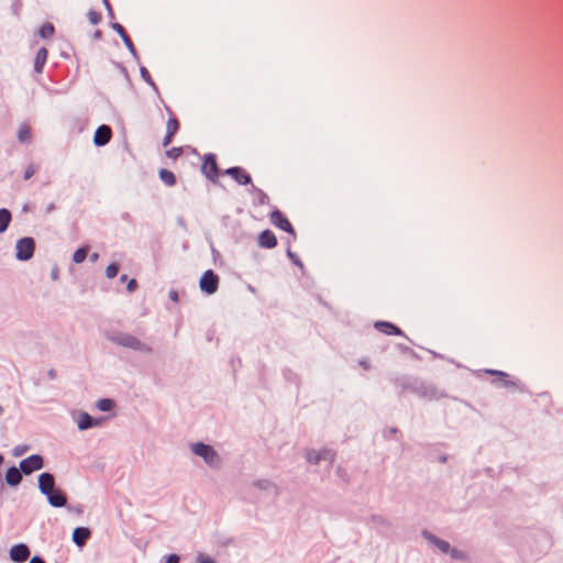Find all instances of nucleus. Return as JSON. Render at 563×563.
<instances>
[{"label": "nucleus", "instance_id": "nucleus-1", "mask_svg": "<svg viewBox=\"0 0 563 563\" xmlns=\"http://www.w3.org/2000/svg\"><path fill=\"white\" fill-rule=\"evenodd\" d=\"M191 451L203 459V461L210 466H219L220 457L212 446L202 442H197L191 444Z\"/></svg>", "mask_w": 563, "mask_h": 563}, {"label": "nucleus", "instance_id": "nucleus-2", "mask_svg": "<svg viewBox=\"0 0 563 563\" xmlns=\"http://www.w3.org/2000/svg\"><path fill=\"white\" fill-rule=\"evenodd\" d=\"M35 243L32 238H22L16 242V258L20 261H27L33 256Z\"/></svg>", "mask_w": 563, "mask_h": 563}, {"label": "nucleus", "instance_id": "nucleus-3", "mask_svg": "<svg viewBox=\"0 0 563 563\" xmlns=\"http://www.w3.org/2000/svg\"><path fill=\"white\" fill-rule=\"evenodd\" d=\"M201 291L212 295L218 290L219 277L211 269L205 272L199 280Z\"/></svg>", "mask_w": 563, "mask_h": 563}, {"label": "nucleus", "instance_id": "nucleus-4", "mask_svg": "<svg viewBox=\"0 0 563 563\" xmlns=\"http://www.w3.org/2000/svg\"><path fill=\"white\" fill-rule=\"evenodd\" d=\"M202 174L211 181H217L219 178V168L214 154H207L201 165Z\"/></svg>", "mask_w": 563, "mask_h": 563}, {"label": "nucleus", "instance_id": "nucleus-5", "mask_svg": "<svg viewBox=\"0 0 563 563\" xmlns=\"http://www.w3.org/2000/svg\"><path fill=\"white\" fill-rule=\"evenodd\" d=\"M110 340L118 345L129 347L132 350H142L143 349V344L139 339H136L133 335L126 334V333H119L114 336H111Z\"/></svg>", "mask_w": 563, "mask_h": 563}, {"label": "nucleus", "instance_id": "nucleus-6", "mask_svg": "<svg viewBox=\"0 0 563 563\" xmlns=\"http://www.w3.org/2000/svg\"><path fill=\"white\" fill-rule=\"evenodd\" d=\"M43 467V459L37 454H33L20 462V470L24 474H31Z\"/></svg>", "mask_w": 563, "mask_h": 563}, {"label": "nucleus", "instance_id": "nucleus-7", "mask_svg": "<svg viewBox=\"0 0 563 563\" xmlns=\"http://www.w3.org/2000/svg\"><path fill=\"white\" fill-rule=\"evenodd\" d=\"M269 220L275 227L295 235V230L291 223L279 210L272 211L269 214Z\"/></svg>", "mask_w": 563, "mask_h": 563}, {"label": "nucleus", "instance_id": "nucleus-8", "mask_svg": "<svg viewBox=\"0 0 563 563\" xmlns=\"http://www.w3.org/2000/svg\"><path fill=\"white\" fill-rule=\"evenodd\" d=\"M111 136H112V131H111L110 126L100 125V126H98V129L95 132L93 143L97 146H103L110 142Z\"/></svg>", "mask_w": 563, "mask_h": 563}, {"label": "nucleus", "instance_id": "nucleus-9", "mask_svg": "<svg viewBox=\"0 0 563 563\" xmlns=\"http://www.w3.org/2000/svg\"><path fill=\"white\" fill-rule=\"evenodd\" d=\"M224 173L240 185H247L252 181L251 176L241 167H230Z\"/></svg>", "mask_w": 563, "mask_h": 563}, {"label": "nucleus", "instance_id": "nucleus-10", "mask_svg": "<svg viewBox=\"0 0 563 563\" xmlns=\"http://www.w3.org/2000/svg\"><path fill=\"white\" fill-rule=\"evenodd\" d=\"M30 555V550L24 543L15 544L10 549V558L14 562H24Z\"/></svg>", "mask_w": 563, "mask_h": 563}, {"label": "nucleus", "instance_id": "nucleus-11", "mask_svg": "<svg viewBox=\"0 0 563 563\" xmlns=\"http://www.w3.org/2000/svg\"><path fill=\"white\" fill-rule=\"evenodd\" d=\"M38 489L43 495H48L55 489L54 476L49 473H42L38 476Z\"/></svg>", "mask_w": 563, "mask_h": 563}, {"label": "nucleus", "instance_id": "nucleus-12", "mask_svg": "<svg viewBox=\"0 0 563 563\" xmlns=\"http://www.w3.org/2000/svg\"><path fill=\"white\" fill-rule=\"evenodd\" d=\"M375 329L386 335H401L402 331L394 323L387 321H377L374 324Z\"/></svg>", "mask_w": 563, "mask_h": 563}, {"label": "nucleus", "instance_id": "nucleus-13", "mask_svg": "<svg viewBox=\"0 0 563 563\" xmlns=\"http://www.w3.org/2000/svg\"><path fill=\"white\" fill-rule=\"evenodd\" d=\"M258 245L265 249H273L277 245V239L271 230H264L258 235Z\"/></svg>", "mask_w": 563, "mask_h": 563}, {"label": "nucleus", "instance_id": "nucleus-14", "mask_svg": "<svg viewBox=\"0 0 563 563\" xmlns=\"http://www.w3.org/2000/svg\"><path fill=\"white\" fill-rule=\"evenodd\" d=\"M90 530L85 527H78L73 531V541L78 547H82L90 538Z\"/></svg>", "mask_w": 563, "mask_h": 563}, {"label": "nucleus", "instance_id": "nucleus-15", "mask_svg": "<svg viewBox=\"0 0 563 563\" xmlns=\"http://www.w3.org/2000/svg\"><path fill=\"white\" fill-rule=\"evenodd\" d=\"M45 496L53 507H64L67 503L66 496L59 489H53L52 493H48V495Z\"/></svg>", "mask_w": 563, "mask_h": 563}, {"label": "nucleus", "instance_id": "nucleus-16", "mask_svg": "<svg viewBox=\"0 0 563 563\" xmlns=\"http://www.w3.org/2000/svg\"><path fill=\"white\" fill-rule=\"evenodd\" d=\"M327 459H329L330 461H332V459H333V454L329 450H322L319 452L312 451L307 454L308 462L313 463V464H317L319 461L327 460Z\"/></svg>", "mask_w": 563, "mask_h": 563}, {"label": "nucleus", "instance_id": "nucleus-17", "mask_svg": "<svg viewBox=\"0 0 563 563\" xmlns=\"http://www.w3.org/2000/svg\"><path fill=\"white\" fill-rule=\"evenodd\" d=\"M47 49L42 47L37 51L35 59H34V69L36 73H42L43 67L47 60Z\"/></svg>", "mask_w": 563, "mask_h": 563}, {"label": "nucleus", "instance_id": "nucleus-18", "mask_svg": "<svg viewBox=\"0 0 563 563\" xmlns=\"http://www.w3.org/2000/svg\"><path fill=\"white\" fill-rule=\"evenodd\" d=\"M22 481L21 471L16 467H10L5 473V482L10 486H16Z\"/></svg>", "mask_w": 563, "mask_h": 563}, {"label": "nucleus", "instance_id": "nucleus-19", "mask_svg": "<svg viewBox=\"0 0 563 563\" xmlns=\"http://www.w3.org/2000/svg\"><path fill=\"white\" fill-rule=\"evenodd\" d=\"M112 29L120 35V37L123 40L125 46L131 51L134 52V45L132 40L126 34L124 27L120 23H113Z\"/></svg>", "mask_w": 563, "mask_h": 563}, {"label": "nucleus", "instance_id": "nucleus-20", "mask_svg": "<svg viewBox=\"0 0 563 563\" xmlns=\"http://www.w3.org/2000/svg\"><path fill=\"white\" fill-rule=\"evenodd\" d=\"M93 426H97V421H95L92 419V417H90L86 412L80 413L79 419H78V428L80 430H86V429H88L90 427H93Z\"/></svg>", "mask_w": 563, "mask_h": 563}, {"label": "nucleus", "instance_id": "nucleus-21", "mask_svg": "<svg viewBox=\"0 0 563 563\" xmlns=\"http://www.w3.org/2000/svg\"><path fill=\"white\" fill-rule=\"evenodd\" d=\"M161 180L167 186H174L176 184V177L173 172L162 168L159 170Z\"/></svg>", "mask_w": 563, "mask_h": 563}, {"label": "nucleus", "instance_id": "nucleus-22", "mask_svg": "<svg viewBox=\"0 0 563 563\" xmlns=\"http://www.w3.org/2000/svg\"><path fill=\"white\" fill-rule=\"evenodd\" d=\"M11 222V212L8 209H0V233L4 232Z\"/></svg>", "mask_w": 563, "mask_h": 563}, {"label": "nucleus", "instance_id": "nucleus-23", "mask_svg": "<svg viewBox=\"0 0 563 563\" xmlns=\"http://www.w3.org/2000/svg\"><path fill=\"white\" fill-rule=\"evenodd\" d=\"M40 36L43 38H51L55 33L54 25L49 22L44 23L40 29Z\"/></svg>", "mask_w": 563, "mask_h": 563}, {"label": "nucleus", "instance_id": "nucleus-24", "mask_svg": "<svg viewBox=\"0 0 563 563\" xmlns=\"http://www.w3.org/2000/svg\"><path fill=\"white\" fill-rule=\"evenodd\" d=\"M179 129L178 120L175 117L168 119L166 123V133L169 135H175Z\"/></svg>", "mask_w": 563, "mask_h": 563}, {"label": "nucleus", "instance_id": "nucleus-25", "mask_svg": "<svg viewBox=\"0 0 563 563\" xmlns=\"http://www.w3.org/2000/svg\"><path fill=\"white\" fill-rule=\"evenodd\" d=\"M88 251H89V247L88 246H84V247H79L73 255V261L77 264L79 263H82L86 257H87V254H88Z\"/></svg>", "mask_w": 563, "mask_h": 563}, {"label": "nucleus", "instance_id": "nucleus-26", "mask_svg": "<svg viewBox=\"0 0 563 563\" xmlns=\"http://www.w3.org/2000/svg\"><path fill=\"white\" fill-rule=\"evenodd\" d=\"M113 401L111 399H100L97 402V407L101 411H109L113 408Z\"/></svg>", "mask_w": 563, "mask_h": 563}, {"label": "nucleus", "instance_id": "nucleus-27", "mask_svg": "<svg viewBox=\"0 0 563 563\" xmlns=\"http://www.w3.org/2000/svg\"><path fill=\"white\" fill-rule=\"evenodd\" d=\"M118 272H119V266L117 264H114V263L109 264L106 268V276L109 279H112L118 275Z\"/></svg>", "mask_w": 563, "mask_h": 563}, {"label": "nucleus", "instance_id": "nucleus-28", "mask_svg": "<svg viewBox=\"0 0 563 563\" xmlns=\"http://www.w3.org/2000/svg\"><path fill=\"white\" fill-rule=\"evenodd\" d=\"M183 154L181 147H172L166 151V156L172 159H177Z\"/></svg>", "mask_w": 563, "mask_h": 563}, {"label": "nucleus", "instance_id": "nucleus-29", "mask_svg": "<svg viewBox=\"0 0 563 563\" xmlns=\"http://www.w3.org/2000/svg\"><path fill=\"white\" fill-rule=\"evenodd\" d=\"M19 140L21 142H26L31 139V131L27 126H22L19 131Z\"/></svg>", "mask_w": 563, "mask_h": 563}, {"label": "nucleus", "instance_id": "nucleus-30", "mask_svg": "<svg viewBox=\"0 0 563 563\" xmlns=\"http://www.w3.org/2000/svg\"><path fill=\"white\" fill-rule=\"evenodd\" d=\"M87 15L91 24H98L101 21V14L97 11L90 10Z\"/></svg>", "mask_w": 563, "mask_h": 563}, {"label": "nucleus", "instance_id": "nucleus-31", "mask_svg": "<svg viewBox=\"0 0 563 563\" xmlns=\"http://www.w3.org/2000/svg\"><path fill=\"white\" fill-rule=\"evenodd\" d=\"M36 172V168L35 166L33 165H29L24 172V179L27 180L30 179Z\"/></svg>", "mask_w": 563, "mask_h": 563}, {"label": "nucleus", "instance_id": "nucleus-32", "mask_svg": "<svg viewBox=\"0 0 563 563\" xmlns=\"http://www.w3.org/2000/svg\"><path fill=\"white\" fill-rule=\"evenodd\" d=\"M435 544L442 552H448L450 549V544L443 540H437Z\"/></svg>", "mask_w": 563, "mask_h": 563}, {"label": "nucleus", "instance_id": "nucleus-33", "mask_svg": "<svg viewBox=\"0 0 563 563\" xmlns=\"http://www.w3.org/2000/svg\"><path fill=\"white\" fill-rule=\"evenodd\" d=\"M137 287V283L135 279H130L126 285V289L129 292H133Z\"/></svg>", "mask_w": 563, "mask_h": 563}, {"label": "nucleus", "instance_id": "nucleus-34", "mask_svg": "<svg viewBox=\"0 0 563 563\" xmlns=\"http://www.w3.org/2000/svg\"><path fill=\"white\" fill-rule=\"evenodd\" d=\"M166 563H179V558L176 554H169L166 559Z\"/></svg>", "mask_w": 563, "mask_h": 563}, {"label": "nucleus", "instance_id": "nucleus-35", "mask_svg": "<svg viewBox=\"0 0 563 563\" xmlns=\"http://www.w3.org/2000/svg\"><path fill=\"white\" fill-rule=\"evenodd\" d=\"M174 135H169L166 133V135L164 136V140H163V146L166 147L170 144L172 142V139H173Z\"/></svg>", "mask_w": 563, "mask_h": 563}, {"label": "nucleus", "instance_id": "nucleus-36", "mask_svg": "<svg viewBox=\"0 0 563 563\" xmlns=\"http://www.w3.org/2000/svg\"><path fill=\"white\" fill-rule=\"evenodd\" d=\"M29 563H45V561L40 556H33Z\"/></svg>", "mask_w": 563, "mask_h": 563}, {"label": "nucleus", "instance_id": "nucleus-37", "mask_svg": "<svg viewBox=\"0 0 563 563\" xmlns=\"http://www.w3.org/2000/svg\"><path fill=\"white\" fill-rule=\"evenodd\" d=\"M487 373L492 374V375H498V376H506V374L504 372H500V371H487Z\"/></svg>", "mask_w": 563, "mask_h": 563}, {"label": "nucleus", "instance_id": "nucleus-38", "mask_svg": "<svg viewBox=\"0 0 563 563\" xmlns=\"http://www.w3.org/2000/svg\"><path fill=\"white\" fill-rule=\"evenodd\" d=\"M142 76H143L147 81H150V80H151L148 71H147L146 69H144V68L142 69Z\"/></svg>", "mask_w": 563, "mask_h": 563}, {"label": "nucleus", "instance_id": "nucleus-39", "mask_svg": "<svg viewBox=\"0 0 563 563\" xmlns=\"http://www.w3.org/2000/svg\"><path fill=\"white\" fill-rule=\"evenodd\" d=\"M90 260L92 262H96L98 260V254L97 253L91 254Z\"/></svg>", "mask_w": 563, "mask_h": 563}, {"label": "nucleus", "instance_id": "nucleus-40", "mask_svg": "<svg viewBox=\"0 0 563 563\" xmlns=\"http://www.w3.org/2000/svg\"><path fill=\"white\" fill-rule=\"evenodd\" d=\"M126 280H128V276H126V275H121V277H120V282H121V283H124V282H126Z\"/></svg>", "mask_w": 563, "mask_h": 563}, {"label": "nucleus", "instance_id": "nucleus-41", "mask_svg": "<svg viewBox=\"0 0 563 563\" xmlns=\"http://www.w3.org/2000/svg\"><path fill=\"white\" fill-rule=\"evenodd\" d=\"M201 563H214V562L211 559H207V560L201 561Z\"/></svg>", "mask_w": 563, "mask_h": 563}, {"label": "nucleus", "instance_id": "nucleus-42", "mask_svg": "<svg viewBox=\"0 0 563 563\" xmlns=\"http://www.w3.org/2000/svg\"><path fill=\"white\" fill-rule=\"evenodd\" d=\"M103 2H104V4H106L107 7H109V1H108V0H103Z\"/></svg>", "mask_w": 563, "mask_h": 563}, {"label": "nucleus", "instance_id": "nucleus-43", "mask_svg": "<svg viewBox=\"0 0 563 563\" xmlns=\"http://www.w3.org/2000/svg\"><path fill=\"white\" fill-rule=\"evenodd\" d=\"M2 461H3V457H2V455H0V464L2 463Z\"/></svg>", "mask_w": 563, "mask_h": 563}, {"label": "nucleus", "instance_id": "nucleus-44", "mask_svg": "<svg viewBox=\"0 0 563 563\" xmlns=\"http://www.w3.org/2000/svg\"><path fill=\"white\" fill-rule=\"evenodd\" d=\"M2 411H3V408L0 406V413H2Z\"/></svg>", "mask_w": 563, "mask_h": 563}]
</instances>
